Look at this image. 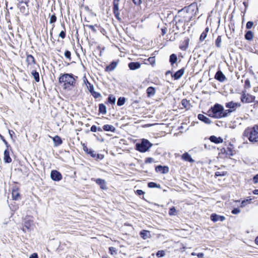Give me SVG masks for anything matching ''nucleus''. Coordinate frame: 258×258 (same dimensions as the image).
Instances as JSON below:
<instances>
[{"mask_svg":"<svg viewBox=\"0 0 258 258\" xmlns=\"http://www.w3.org/2000/svg\"><path fill=\"white\" fill-rule=\"evenodd\" d=\"M116 66L117 62L113 61L109 65L106 66L105 71L107 72L112 71L116 67Z\"/></svg>","mask_w":258,"mask_h":258,"instance_id":"24","label":"nucleus"},{"mask_svg":"<svg viewBox=\"0 0 258 258\" xmlns=\"http://www.w3.org/2000/svg\"><path fill=\"white\" fill-rule=\"evenodd\" d=\"M148 186L150 188L160 187V185L154 182H150L148 183Z\"/></svg>","mask_w":258,"mask_h":258,"instance_id":"42","label":"nucleus"},{"mask_svg":"<svg viewBox=\"0 0 258 258\" xmlns=\"http://www.w3.org/2000/svg\"><path fill=\"white\" fill-rule=\"evenodd\" d=\"M0 137H1V139L2 140L3 142L4 143V144L6 146L7 148H9L10 147V146L9 145L8 142L5 139L4 137L3 136H2L1 134H0Z\"/></svg>","mask_w":258,"mask_h":258,"instance_id":"50","label":"nucleus"},{"mask_svg":"<svg viewBox=\"0 0 258 258\" xmlns=\"http://www.w3.org/2000/svg\"><path fill=\"white\" fill-rule=\"evenodd\" d=\"M240 106L241 104L240 103H235L233 101H230L225 104V107L229 108L231 110H232V112L235 111L237 108Z\"/></svg>","mask_w":258,"mask_h":258,"instance_id":"8","label":"nucleus"},{"mask_svg":"<svg viewBox=\"0 0 258 258\" xmlns=\"http://www.w3.org/2000/svg\"><path fill=\"white\" fill-rule=\"evenodd\" d=\"M169 215L171 216H175L177 215V212L175 208L174 207H172L169 209Z\"/></svg>","mask_w":258,"mask_h":258,"instance_id":"39","label":"nucleus"},{"mask_svg":"<svg viewBox=\"0 0 258 258\" xmlns=\"http://www.w3.org/2000/svg\"><path fill=\"white\" fill-rule=\"evenodd\" d=\"M209 140L211 142L214 143L215 144H219L222 143L223 141V140L221 137H217L215 136H211L209 138Z\"/></svg>","mask_w":258,"mask_h":258,"instance_id":"17","label":"nucleus"},{"mask_svg":"<svg viewBox=\"0 0 258 258\" xmlns=\"http://www.w3.org/2000/svg\"><path fill=\"white\" fill-rule=\"evenodd\" d=\"M133 2L135 5L139 6L141 4V0H133Z\"/></svg>","mask_w":258,"mask_h":258,"instance_id":"62","label":"nucleus"},{"mask_svg":"<svg viewBox=\"0 0 258 258\" xmlns=\"http://www.w3.org/2000/svg\"><path fill=\"white\" fill-rule=\"evenodd\" d=\"M223 110V107L222 105L219 104H216L213 107L208 110V114L211 117L220 118H221Z\"/></svg>","mask_w":258,"mask_h":258,"instance_id":"3","label":"nucleus"},{"mask_svg":"<svg viewBox=\"0 0 258 258\" xmlns=\"http://www.w3.org/2000/svg\"><path fill=\"white\" fill-rule=\"evenodd\" d=\"M221 42H222V38L221 36H218L217 38L216 39L215 41V45L216 46L220 48L221 46Z\"/></svg>","mask_w":258,"mask_h":258,"instance_id":"40","label":"nucleus"},{"mask_svg":"<svg viewBox=\"0 0 258 258\" xmlns=\"http://www.w3.org/2000/svg\"><path fill=\"white\" fill-rule=\"evenodd\" d=\"M215 78L217 80H218L221 82H224L226 79L225 76L223 74V73L220 70L216 72V73L215 75Z\"/></svg>","mask_w":258,"mask_h":258,"instance_id":"11","label":"nucleus"},{"mask_svg":"<svg viewBox=\"0 0 258 258\" xmlns=\"http://www.w3.org/2000/svg\"><path fill=\"white\" fill-rule=\"evenodd\" d=\"M251 199H247L246 200H243L241 202V206L240 207H244L245 206V205L247 204V203H250V201H251Z\"/></svg>","mask_w":258,"mask_h":258,"instance_id":"46","label":"nucleus"},{"mask_svg":"<svg viewBox=\"0 0 258 258\" xmlns=\"http://www.w3.org/2000/svg\"><path fill=\"white\" fill-rule=\"evenodd\" d=\"M155 170L157 172H160L162 173H166L169 171V168L167 166L158 165L156 167Z\"/></svg>","mask_w":258,"mask_h":258,"instance_id":"15","label":"nucleus"},{"mask_svg":"<svg viewBox=\"0 0 258 258\" xmlns=\"http://www.w3.org/2000/svg\"><path fill=\"white\" fill-rule=\"evenodd\" d=\"M31 74L33 77H34V79H35V81L36 82H39L40 81L39 73L36 71H33Z\"/></svg>","mask_w":258,"mask_h":258,"instance_id":"35","label":"nucleus"},{"mask_svg":"<svg viewBox=\"0 0 258 258\" xmlns=\"http://www.w3.org/2000/svg\"><path fill=\"white\" fill-rule=\"evenodd\" d=\"M165 255V251L164 250H159L157 251V252L156 253V256L158 257H163L164 255Z\"/></svg>","mask_w":258,"mask_h":258,"instance_id":"44","label":"nucleus"},{"mask_svg":"<svg viewBox=\"0 0 258 258\" xmlns=\"http://www.w3.org/2000/svg\"><path fill=\"white\" fill-rule=\"evenodd\" d=\"M182 23H183V20L182 19L179 18V19H178V20L176 21L175 25H176V28L177 29H179L180 24H182Z\"/></svg>","mask_w":258,"mask_h":258,"instance_id":"47","label":"nucleus"},{"mask_svg":"<svg viewBox=\"0 0 258 258\" xmlns=\"http://www.w3.org/2000/svg\"><path fill=\"white\" fill-rule=\"evenodd\" d=\"M253 181L254 183H258V174L253 177Z\"/></svg>","mask_w":258,"mask_h":258,"instance_id":"63","label":"nucleus"},{"mask_svg":"<svg viewBox=\"0 0 258 258\" xmlns=\"http://www.w3.org/2000/svg\"><path fill=\"white\" fill-rule=\"evenodd\" d=\"M253 24V23L252 21H248L247 22V23L246 24V28L247 29H250L252 28Z\"/></svg>","mask_w":258,"mask_h":258,"instance_id":"51","label":"nucleus"},{"mask_svg":"<svg viewBox=\"0 0 258 258\" xmlns=\"http://www.w3.org/2000/svg\"><path fill=\"white\" fill-rule=\"evenodd\" d=\"M226 174V172H215V176H223Z\"/></svg>","mask_w":258,"mask_h":258,"instance_id":"49","label":"nucleus"},{"mask_svg":"<svg viewBox=\"0 0 258 258\" xmlns=\"http://www.w3.org/2000/svg\"><path fill=\"white\" fill-rule=\"evenodd\" d=\"M4 160L6 163H9L11 162L12 159L10 156V152L9 151V148H7L4 151Z\"/></svg>","mask_w":258,"mask_h":258,"instance_id":"14","label":"nucleus"},{"mask_svg":"<svg viewBox=\"0 0 258 258\" xmlns=\"http://www.w3.org/2000/svg\"><path fill=\"white\" fill-rule=\"evenodd\" d=\"M49 17H50V19H49V23L50 24H53V25H52V28L50 31V36L51 37H52V30L54 27V23L56 21V20H57V18H56V16H55V14H53V15H50L49 14Z\"/></svg>","mask_w":258,"mask_h":258,"instance_id":"16","label":"nucleus"},{"mask_svg":"<svg viewBox=\"0 0 258 258\" xmlns=\"http://www.w3.org/2000/svg\"><path fill=\"white\" fill-rule=\"evenodd\" d=\"M50 177L52 180L55 181H59L62 179L61 173L57 170H53L50 173Z\"/></svg>","mask_w":258,"mask_h":258,"instance_id":"6","label":"nucleus"},{"mask_svg":"<svg viewBox=\"0 0 258 258\" xmlns=\"http://www.w3.org/2000/svg\"><path fill=\"white\" fill-rule=\"evenodd\" d=\"M181 11H185L187 13L190 14L189 20H191L193 17L196 16L197 13L198 12L197 4L195 3H193L188 6L184 7Z\"/></svg>","mask_w":258,"mask_h":258,"instance_id":"5","label":"nucleus"},{"mask_svg":"<svg viewBox=\"0 0 258 258\" xmlns=\"http://www.w3.org/2000/svg\"><path fill=\"white\" fill-rule=\"evenodd\" d=\"M128 67L131 70H136L141 67V64L139 62H131L128 64Z\"/></svg>","mask_w":258,"mask_h":258,"instance_id":"19","label":"nucleus"},{"mask_svg":"<svg viewBox=\"0 0 258 258\" xmlns=\"http://www.w3.org/2000/svg\"><path fill=\"white\" fill-rule=\"evenodd\" d=\"M245 39L247 40L250 41L252 40L253 38V34L251 31H246L245 35Z\"/></svg>","mask_w":258,"mask_h":258,"instance_id":"28","label":"nucleus"},{"mask_svg":"<svg viewBox=\"0 0 258 258\" xmlns=\"http://www.w3.org/2000/svg\"><path fill=\"white\" fill-rule=\"evenodd\" d=\"M240 212V210L239 208H234L232 211L231 213L233 214H237Z\"/></svg>","mask_w":258,"mask_h":258,"instance_id":"56","label":"nucleus"},{"mask_svg":"<svg viewBox=\"0 0 258 258\" xmlns=\"http://www.w3.org/2000/svg\"><path fill=\"white\" fill-rule=\"evenodd\" d=\"M77 78V76L72 74H61L58 78V83L63 89L70 91L75 86Z\"/></svg>","mask_w":258,"mask_h":258,"instance_id":"1","label":"nucleus"},{"mask_svg":"<svg viewBox=\"0 0 258 258\" xmlns=\"http://www.w3.org/2000/svg\"><path fill=\"white\" fill-rule=\"evenodd\" d=\"M125 98L123 97H120L117 100V105L119 106H121L125 103Z\"/></svg>","mask_w":258,"mask_h":258,"instance_id":"37","label":"nucleus"},{"mask_svg":"<svg viewBox=\"0 0 258 258\" xmlns=\"http://www.w3.org/2000/svg\"><path fill=\"white\" fill-rule=\"evenodd\" d=\"M103 129L105 131H111L112 132H114L115 131V128L112 125L109 124H105L103 126Z\"/></svg>","mask_w":258,"mask_h":258,"instance_id":"26","label":"nucleus"},{"mask_svg":"<svg viewBox=\"0 0 258 258\" xmlns=\"http://www.w3.org/2000/svg\"><path fill=\"white\" fill-rule=\"evenodd\" d=\"M245 87L246 88H250V81L248 79H246L244 82Z\"/></svg>","mask_w":258,"mask_h":258,"instance_id":"57","label":"nucleus"},{"mask_svg":"<svg viewBox=\"0 0 258 258\" xmlns=\"http://www.w3.org/2000/svg\"><path fill=\"white\" fill-rule=\"evenodd\" d=\"M26 61L28 64L32 65L35 63L34 57L31 54L27 55Z\"/></svg>","mask_w":258,"mask_h":258,"instance_id":"27","label":"nucleus"},{"mask_svg":"<svg viewBox=\"0 0 258 258\" xmlns=\"http://www.w3.org/2000/svg\"><path fill=\"white\" fill-rule=\"evenodd\" d=\"M91 180H94L96 182V183L100 186L101 189H107L106 181L104 179H102L101 178H97L95 179L94 178H92Z\"/></svg>","mask_w":258,"mask_h":258,"instance_id":"10","label":"nucleus"},{"mask_svg":"<svg viewBox=\"0 0 258 258\" xmlns=\"http://www.w3.org/2000/svg\"><path fill=\"white\" fill-rule=\"evenodd\" d=\"M235 151L230 147H227V148H223L221 150V153H224L227 156L230 157L234 155Z\"/></svg>","mask_w":258,"mask_h":258,"instance_id":"12","label":"nucleus"},{"mask_svg":"<svg viewBox=\"0 0 258 258\" xmlns=\"http://www.w3.org/2000/svg\"><path fill=\"white\" fill-rule=\"evenodd\" d=\"M52 140L54 142V146L57 147L62 143V140L58 136H55L52 138Z\"/></svg>","mask_w":258,"mask_h":258,"instance_id":"21","label":"nucleus"},{"mask_svg":"<svg viewBox=\"0 0 258 258\" xmlns=\"http://www.w3.org/2000/svg\"><path fill=\"white\" fill-rule=\"evenodd\" d=\"M177 57L175 54L173 53L170 55L169 62H170L172 66H173V64L177 61Z\"/></svg>","mask_w":258,"mask_h":258,"instance_id":"30","label":"nucleus"},{"mask_svg":"<svg viewBox=\"0 0 258 258\" xmlns=\"http://www.w3.org/2000/svg\"><path fill=\"white\" fill-rule=\"evenodd\" d=\"M13 199L17 200L20 197V194L18 189H13L12 192Z\"/></svg>","mask_w":258,"mask_h":258,"instance_id":"32","label":"nucleus"},{"mask_svg":"<svg viewBox=\"0 0 258 258\" xmlns=\"http://www.w3.org/2000/svg\"><path fill=\"white\" fill-rule=\"evenodd\" d=\"M148 97H151L153 96L156 93V89L153 87H149L146 90Z\"/></svg>","mask_w":258,"mask_h":258,"instance_id":"22","label":"nucleus"},{"mask_svg":"<svg viewBox=\"0 0 258 258\" xmlns=\"http://www.w3.org/2000/svg\"><path fill=\"white\" fill-rule=\"evenodd\" d=\"M116 102V98L113 95H109L108 97V102L111 104H114Z\"/></svg>","mask_w":258,"mask_h":258,"instance_id":"34","label":"nucleus"},{"mask_svg":"<svg viewBox=\"0 0 258 258\" xmlns=\"http://www.w3.org/2000/svg\"><path fill=\"white\" fill-rule=\"evenodd\" d=\"M109 252L111 253V254L113 255L114 253H116V249L114 247H110L109 248Z\"/></svg>","mask_w":258,"mask_h":258,"instance_id":"52","label":"nucleus"},{"mask_svg":"<svg viewBox=\"0 0 258 258\" xmlns=\"http://www.w3.org/2000/svg\"><path fill=\"white\" fill-rule=\"evenodd\" d=\"M181 104L184 107H186L187 105L189 104V102L186 99H182L181 101Z\"/></svg>","mask_w":258,"mask_h":258,"instance_id":"54","label":"nucleus"},{"mask_svg":"<svg viewBox=\"0 0 258 258\" xmlns=\"http://www.w3.org/2000/svg\"><path fill=\"white\" fill-rule=\"evenodd\" d=\"M30 226V224L29 223H26L25 225L23 226V230L25 231V229L28 230L29 229Z\"/></svg>","mask_w":258,"mask_h":258,"instance_id":"60","label":"nucleus"},{"mask_svg":"<svg viewBox=\"0 0 258 258\" xmlns=\"http://www.w3.org/2000/svg\"><path fill=\"white\" fill-rule=\"evenodd\" d=\"M29 258H38V257L37 253H34L30 255Z\"/></svg>","mask_w":258,"mask_h":258,"instance_id":"64","label":"nucleus"},{"mask_svg":"<svg viewBox=\"0 0 258 258\" xmlns=\"http://www.w3.org/2000/svg\"><path fill=\"white\" fill-rule=\"evenodd\" d=\"M120 0H113V10H119V4Z\"/></svg>","mask_w":258,"mask_h":258,"instance_id":"38","label":"nucleus"},{"mask_svg":"<svg viewBox=\"0 0 258 258\" xmlns=\"http://www.w3.org/2000/svg\"><path fill=\"white\" fill-rule=\"evenodd\" d=\"M140 235L141 237L144 239H146L151 237L150 231L146 230H142L140 233Z\"/></svg>","mask_w":258,"mask_h":258,"instance_id":"20","label":"nucleus"},{"mask_svg":"<svg viewBox=\"0 0 258 258\" xmlns=\"http://www.w3.org/2000/svg\"><path fill=\"white\" fill-rule=\"evenodd\" d=\"M153 159L151 157L147 158L145 160V162L146 163H151L153 161Z\"/></svg>","mask_w":258,"mask_h":258,"instance_id":"58","label":"nucleus"},{"mask_svg":"<svg viewBox=\"0 0 258 258\" xmlns=\"http://www.w3.org/2000/svg\"><path fill=\"white\" fill-rule=\"evenodd\" d=\"M210 218H211V220L214 222H217L219 221H223L224 220H225V217L224 216L219 215L215 213L212 214Z\"/></svg>","mask_w":258,"mask_h":258,"instance_id":"9","label":"nucleus"},{"mask_svg":"<svg viewBox=\"0 0 258 258\" xmlns=\"http://www.w3.org/2000/svg\"><path fill=\"white\" fill-rule=\"evenodd\" d=\"M84 78H85V79L84 80V81L85 83L86 82L87 87L89 91L91 93L92 92H93L94 90V86L89 82H88V81L87 80V79H86V78L85 77H84Z\"/></svg>","mask_w":258,"mask_h":258,"instance_id":"29","label":"nucleus"},{"mask_svg":"<svg viewBox=\"0 0 258 258\" xmlns=\"http://www.w3.org/2000/svg\"><path fill=\"white\" fill-rule=\"evenodd\" d=\"M184 68H182L175 72L173 75H172V77L173 78L174 80H178L184 74Z\"/></svg>","mask_w":258,"mask_h":258,"instance_id":"13","label":"nucleus"},{"mask_svg":"<svg viewBox=\"0 0 258 258\" xmlns=\"http://www.w3.org/2000/svg\"><path fill=\"white\" fill-rule=\"evenodd\" d=\"M198 118L199 120L202 121L203 122H205L207 124H210L211 122V120L210 118L207 117V116H205L204 115L202 114H199L198 115Z\"/></svg>","mask_w":258,"mask_h":258,"instance_id":"18","label":"nucleus"},{"mask_svg":"<svg viewBox=\"0 0 258 258\" xmlns=\"http://www.w3.org/2000/svg\"><path fill=\"white\" fill-rule=\"evenodd\" d=\"M136 193L137 195L139 196L143 195L145 194V192L143 191L141 189H138L136 190Z\"/></svg>","mask_w":258,"mask_h":258,"instance_id":"59","label":"nucleus"},{"mask_svg":"<svg viewBox=\"0 0 258 258\" xmlns=\"http://www.w3.org/2000/svg\"><path fill=\"white\" fill-rule=\"evenodd\" d=\"M91 95L94 97L95 98H97L99 97H101V95L100 93L97 92L95 91L94 90L91 93Z\"/></svg>","mask_w":258,"mask_h":258,"instance_id":"45","label":"nucleus"},{"mask_svg":"<svg viewBox=\"0 0 258 258\" xmlns=\"http://www.w3.org/2000/svg\"><path fill=\"white\" fill-rule=\"evenodd\" d=\"M83 150L85 152H86L88 154H90L91 157H92L93 158H95L96 157V153L94 151H93L91 149H88L87 147V146H84Z\"/></svg>","mask_w":258,"mask_h":258,"instance_id":"25","label":"nucleus"},{"mask_svg":"<svg viewBox=\"0 0 258 258\" xmlns=\"http://www.w3.org/2000/svg\"><path fill=\"white\" fill-rule=\"evenodd\" d=\"M65 57L69 59V60L71 59V52L69 50H66L64 52Z\"/></svg>","mask_w":258,"mask_h":258,"instance_id":"48","label":"nucleus"},{"mask_svg":"<svg viewBox=\"0 0 258 258\" xmlns=\"http://www.w3.org/2000/svg\"><path fill=\"white\" fill-rule=\"evenodd\" d=\"M152 146L148 140L143 139L140 143L136 144V149L141 152H145L147 151Z\"/></svg>","mask_w":258,"mask_h":258,"instance_id":"4","label":"nucleus"},{"mask_svg":"<svg viewBox=\"0 0 258 258\" xmlns=\"http://www.w3.org/2000/svg\"><path fill=\"white\" fill-rule=\"evenodd\" d=\"M113 14L115 17V18L119 21L121 20V18L119 17L120 13L119 10H113Z\"/></svg>","mask_w":258,"mask_h":258,"instance_id":"43","label":"nucleus"},{"mask_svg":"<svg viewBox=\"0 0 258 258\" xmlns=\"http://www.w3.org/2000/svg\"><path fill=\"white\" fill-rule=\"evenodd\" d=\"M240 99L242 103H251L254 101V97L248 94H243Z\"/></svg>","mask_w":258,"mask_h":258,"instance_id":"7","label":"nucleus"},{"mask_svg":"<svg viewBox=\"0 0 258 258\" xmlns=\"http://www.w3.org/2000/svg\"><path fill=\"white\" fill-rule=\"evenodd\" d=\"M244 138H246L252 143L258 142V125H255L252 127H247L243 133Z\"/></svg>","mask_w":258,"mask_h":258,"instance_id":"2","label":"nucleus"},{"mask_svg":"<svg viewBox=\"0 0 258 258\" xmlns=\"http://www.w3.org/2000/svg\"><path fill=\"white\" fill-rule=\"evenodd\" d=\"M61 26L63 27V30H62V31L60 32V33H59V36L60 37H61L62 39H64V38L66 37V28H65V27H64V24H61Z\"/></svg>","mask_w":258,"mask_h":258,"instance_id":"41","label":"nucleus"},{"mask_svg":"<svg viewBox=\"0 0 258 258\" xmlns=\"http://www.w3.org/2000/svg\"><path fill=\"white\" fill-rule=\"evenodd\" d=\"M182 159L185 161H188L190 163L194 162V160L192 159L191 156L188 153H185L182 154L181 157Z\"/></svg>","mask_w":258,"mask_h":258,"instance_id":"23","label":"nucleus"},{"mask_svg":"<svg viewBox=\"0 0 258 258\" xmlns=\"http://www.w3.org/2000/svg\"><path fill=\"white\" fill-rule=\"evenodd\" d=\"M232 112V110H231L229 109H227V110H224L223 109V110L222 111V113L221 115V118L229 116Z\"/></svg>","mask_w":258,"mask_h":258,"instance_id":"36","label":"nucleus"},{"mask_svg":"<svg viewBox=\"0 0 258 258\" xmlns=\"http://www.w3.org/2000/svg\"><path fill=\"white\" fill-rule=\"evenodd\" d=\"M97 127L96 125H93L91 127L90 131L92 132H96L97 131Z\"/></svg>","mask_w":258,"mask_h":258,"instance_id":"61","label":"nucleus"},{"mask_svg":"<svg viewBox=\"0 0 258 258\" xmlns=\"http://www.w3.org/2000/svg\"><path fill=\"white\" fill-rule=\"evenodd\" d=\"M148 60L152 65H153L155 63V57L154 56L150 57L148 58Z\"/></svg>","mask_w":258,"mask_h":258,"instance_id":"53","label":"nucleus"},{"mask_svg":"<svg viewBox=\"0 0 258 258\" xmlns=\"http://www.w3.org/2000/svg\"><path fill=\"white\" fill-rule=\"evenodd\" d=\"M189 40L188 39H185L183 42V45L179 46L180 49L182 50H185L188 46Z\"/></svg>","mask_w":258,"mask_h":258,"instance_id":"31","label":"nucleus"},{"mask_svg":"<svg viewBox=\"0 0 258 258\" xmlns=\"http://www.w3.org/2000/svg\"><path fill=\"white\" fill-rule=\"evenodd\" d=\"M99 111L103 114L106 113V107L103 104H100L99 105Z\"/></svg>","mask_w":258,"mask_h":258,"instance_id":"33","label":"nucleus"},{"mask_svg":"<svg viewBox=\"0 0 258 258\" xmlns=\"http://www.w3.org/2000/svg\"><path fill=\"white\" fill-rule=\"evenodd\" d=\"M207 34L203 32L200 37V40L201 41H204L207 37Z\"/></svg>","mask_w":258,"mask_h":258,"instance_id":"55","label":"nucleus"}]
</instances>
